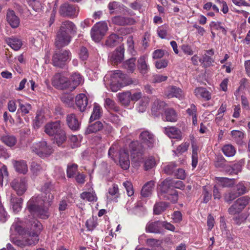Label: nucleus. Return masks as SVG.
I'll return each mask as SVG.
<instances>
[{
  "mask_svg": "<svg viewBox=\"0 0 250 250\" xmlns=\"http://www.w3.org/2000/svg\"><path fill=\"white\" fill-rule=\"evenodd\" d=\"M18 220H17V223ZM29 231V228L25 224L20 225L17 224V245L23 247L26 245H35L39 241V234L42 229V225L37 220L31 224Z\"/></svg>",
  "mask_w": 250,
  "mask_h": 250,
  "instance_id": "1",
  "label": "nucleus"
},
{
  "mask_svg": "<svg viewBox=\"0 0 250 250\" xmlns=\"http://www.w3.org/2000/svg\"><path fill=\"white\" fill-rule=\"evenodd\" d=\"M185 187L181 181L167 178L158 187V196L160 199L169 200L173 203L178 199L177 191L174 188L183 189Z\"/></svg>",
  "mask_w": 250,
  "mask_h": 250,
  "instance_id": "2",
  "label": "nucleus"
},
{
  "mask_svg": "<svg viewBox=\"0 0 250 250\" xmlns=\"http://www.w3.org/2000/svg\"><path fill=\"white\" fill-rule=\"evenodd\" d=\"M44 131L48 135L54 137L58 146L62 145L66 140V133L61 128L60 121L47 124L45 126Z\"/></svg>",
  "mask_w": 250,
  "mask_h": 250,
  "instance_id": "3",
  "label": "nucleus"
},
{
  "mask_svg": "<svg viewBox=\"0 0 250 250\" xmlns=\"http://www.w3.org/2000/svg\"><path fill=\"white\" fill-rule=\"evenodd\" d=\"M53 199V195L49 193L48 195V199H44L42 200L43 207L42 203H41V207L35 204H30L28 203V208L29 211L34 214L39 216L41 218L46 219L48 217V208L51 205V202Z\"/></svg>",
  "mask_w": 250,
  "mask_h": 250,
  "instance_id": "4",
  "label": "nucleus"
},
{
  "mask_svg": "<svg viewBox=\"0 0 250 250\" xmlns=\"http://www.w3.org/2000/svg\"><path fill=\"white\" fill-rule=\"evenodd\" d=\"M247 206L250 208V197L247 196L241 197L228 209V212L231 215L239 214Z\"/></svg>",
  "mask_w": 250,
  "mask_h": 250,
  "instance_id": "5",
  "label": "nucleus"
},
{
  "mask_svg": "<svg viewBox=\"0 0 250 250\" xmlns=\"http://www.w3.org/2000/svg\"><path fill=\"white\" fill-rule=\"evenodd\" d=\"M108 30L107 24L104 21L96 23L91 30V36L95 42H99Z\"/></svg>",
  "mask_w": 250,
  "mask_h": 250,
  "instance_id": "6",
  "label": "nucleus"
},
{
  "mask_svg": "<svg viewBox=\"0 0 250 250\" xmlns=\"http://www.w3.org/2000/svg\"><path fill=\"white\" fill-rule=\"evenodd\" d=\"M32 149L41 157H47L53 152L52 147L48 145L46 142L44 141L37 143L32 147Z\"/></svg>",
  "mask_w": 250,
  "mask_h": 250,
  "instance_id": "7",
  "label": "nucleus"
},
{
  "mask_svg": "<svg viewBox=\"0 0 250 250\" xmlns=\"http://www.w3.org/2000/svg\"><path fill=\"white\" fill-rule=\"evenodd\" d=\"M71 54L69 50H62L55 53L52 57V63L54 66L62 67V65L71 59Z\"/></svg>",
  "mask_w": 250,
  "mask_h": 250,
  "instance_id": "8",
  "label": "nucleus"
},
{
  "mask_svg": "<svg viewBox=\"0 0 250 250\" xmlns=\"http://www.w3.org/2000/svg\"><path fill=\"white\" fill-rule=\"evenodd\" d=\"M79 12L78 8L73 5L64 3L60 8L59 13L63 17L69 18L76 17Z\"/></svg>",
  "mask_w": 250,
  "mask_h": 250,
  "instance_id": "9",
  "label": "nucleus"
},
{
  "mask_svg": "<svg viewBox=\"0 0 250 250\" xmlns=\"http://www.w3.org/2000/svg\"><path fill=\"white\" fill-rule=\"evenodd\" d=\"M68 83V80L60 73L55 74L52 79V85L59 89H69Z\"/></svg>",
  "mask_w": 250,
  "mask_h": 250,
  "instance_id": "10",
  "label": "nucleus"
},
{
  "mask_svg": "<svg viewBox=\"0 0 250 250\" xmlns=\"http://www.w3.org/2000/svg\"><path fill=\"white\" fill-rule=\"evenodd\" d=\"M165 95L168 98L175 97L179 100L183 99L185 97L184 91L180 88L175 86L167 87L165 91Z\"/></svg>",
  "mask_w": 250,
  "mask_h": 250,
  "instance_id": "11",
  "label": "nucleus"
},
{
  "mask_svg": "<svg viewBox=\"0 0 250 250\" xmlns=\"http://www.w3.org/2000/svg\"><path fill=\"white\" fill-rule=\"evenodd\" d=\"M140 139L142 144L147 147H152L155 141L154 135L147 130L143 131L141 133Z\"/></svg>",
  "mask_w": 250,
  "mask_h": 250,
  "instance_id": "12",
  "label": "nucleus"
},
{
  "mask_svg": "<svg viewBox=\"0 0 250 250\" xmlns=\"http://www.w3.org/2000/svg\"><path fill=\"white\" fill-rule=\"evenodd\" d=\"M125 78V75L120 70L108 72L104 78L105 83H119Z\"/></svg>",
  "mask_w": 250,
  "mask_h": 250,
  "instance_id": "13",
  "label": "nucleus"
},
{
  "mask_svg": "<svg viewBox=\"0 0 250 250\" xmlns=\"http://www.w3.org/2000/svg\"><path fill=\"white\" fill-rule=\"evenodd\" d=\"M71 41V37L66 33L58 31L55 40V45L58 48L67 45Z\"/></svg>",
  "mask_w": 250,
  "mask_h": 250,
  "instance_id": "14",
  "label": "nucleus"
},
{
  "mask_svg": "<svg viewBox=\"0 0 250 250\" xmlns=\"http://www.w3.org/2000/svg\"><path fill=\"white\" fill-rule=\"evenodd\" d=\"M162 224V221H149L146 225V231L149 233H161L163 232Z\"/></svg>",
  "mask_w": 250,
  "mask_h": 250,
  "instance_id": "15",
  "label": "nucleus"
},
{
  "mask_svg": "<svg viewBox=\"0 0 250 250\" xmlns=\"http://www.w3.org/2000/svg\"><path fill=\"white\" fill-rule=\"evenodd\" d=\"M119 163L121 167L125 169H128L130 166L129 159V152L127 150L122 149L120 151Z\"/></svg>",
  "mask_w": 250,
  "mask_h": 250,
  "instance_id": "16",
  "label": "nucleus"
},
{
  "mask_svg": "<svg viewBox=\"0 0 250 250\" xmlns=\"http://www.w3.org/2000/svg\"><path fill=\"white\" fill-rule=\"evenodd\" d=\"M77 28L75 25L71 21H65L62 23L59 31L70 34L76 32Z\"/></svg>",
  "mask_w": 250,
  "mask_h": 250,
  "instance_id": "17",
  "label": "nucleus"
},
{
  "mask_svg": "<svg viewBox=\"0 0 250 250\" xmlns=\"http://www.w3.org/2000/svg\"><path fill=\"white\" fill-rule=\"evenodd\" d=\"M147 62V56L146 55L141 56L137 61V68L139 72L143 75L146 74L149 70V66Z\"/></svg>",
  "mask_w": 250,
  "mask_h": 250,
  "instance_id": "18",
  "label": "nucleus"
},
{
  "mask_svg": "<svg viewBox=\"0 0 250 250\" xmlns=\"http://www.w3.org/2000/svg\"><path fill=\"white\" fill-rule=\"evenodd\" d=\"M83 79L81 75L77 72L73 73L70 80H68L69 90H74L82 82Z\"/></svg>",
  "mask_w": 250,
  "mask_h": 250,
  "instance_id": "19",
  "label": "nucleus"
},
{
  "mask_svg": "<svg viewBox=\"0 0 250 250\" xmlns=\"http://www.w3.org/2000/svg\"><path fill=\"white\" fill-rule=\"evenodd\" d=\"M165 133L169 138L181 140L182 133L180 129L174 126H167L165 128Z\"/></svg>",
  "mask_w": 250,
  "mask_h": 250,
  "instance_id": "20",
  "label": "nucleus"
},
{
  "mask_svg": "<svg viewBox=\"0 0 250 250\" xmlns=\"http://www.w3.org/2000/svg\"><path fill=\"white\" fill-rule=\"evenodd\" d=\"M88 99L84 94L81 93L76 98V104L81 112L84 111L87 105Z\"/></svg>",
  "mask_w": 250,
  "mask_h": 250,
  "instance_id": "21",
  "label": "nucleus"
},
{
  "mask_svg": "<svg viewBox=\"0 0 250 250\" xmlns=\"http://www.w3.org/2000/svg\"><path fill=\"white\" fill-rule=\"evenodd\" d=\"M113 23L124 26L127 24H133L135 22L134 19L130 18H125L121 16H115L112 19Z\"/></svg>",
  "mask_w": 250,
  "mask_h": 250,
  "instance_id": "22",
  "label": "nucleus"
},
{
  "mask_svg": "<svg viewBox=\"0 0 250 250\" xmlns=\"http://www.w3.org/2000/svg\"><path fill=\"white\" fill-rule=\"evenodd\" d=\"M66 121L68 126L72 130H76L79 129L80 123L75 114H68L66 117Z\"/></svg>",
  "mask_w": 250,
  "mask_h": 250,
  "instance_id": "23",
  "label": "nucleus"
},
{
  "mask_svg": "<svg viewBox=\"0 0 250 250\" xmlns=\"http://www.w3.org/2000/svg\"><path fill=\"white\" fill-rule=\"evenodd\" d=\"M125 48L123 45L119 46L115 52L111 56V60L114 63L121 62L124 58Z\"/></svg>",
  "mask_w": 250,
  "mask_h": 250,
  "instance_id": "24",
  "label": "nucleus"
},
{
  "mask_svg": "<svg viewBox=\"0 0 250 250\" xmlns=\"http://www.w3.org/2000/svg\"><path fill=\"white\" fill-rule=\"evenodd\" d=\"M119 189L117 185L113 184L112 186L109 188L108 193L107 195V198L108 201H113L117 202V199L119 197Z\"/></svg>",
  "mask_w": 250,
  "mask_h": 250,
  "instance_id": "25",
  "label": "nucleus"
},
{
  "mask_svg": "<svg viewBox=\"0 0 250 250\" xmlns=\"http://www.w3.org/2000/svg\"><path fill=\"white\" fill-rule=\"evenodd\" d=\"M104 128L103 124L100 122L97 121L95 123L90 125L86 128L85 133L89 134L91 133H95L101 130Z\"/></svg>",
  "mask_w": 250,
  "mask_h": 250,
  "instance_id": "26",
  "label": "nucleus"
},
{
  "mask_svg": "<svg viewBox=\"0 0 250 250\" xmlns=\"http://www.w3.org/2000/svg\"><path fill=\"white\" fill-rule=\"evenodd\" d=\"M103 110L102 107L97 103H94L93 110L90 117V122L99 119L102 116Z\"/></svg>",
  "mask_w": 250,
  "mask_h": 250,
  "instance_id": "27",
  "label": "nucleus"
},
{
  "mask_svg": "<svg viewBox=\"0 0 250 250\" xmlns=\"http://www.w3.org/2000/svg\"><path fill=\"white\" fill-rule=\"evenodd\" d=\"M154 186V182L150 181L146 183L143 187L141 194L143 197H146L150 196Z\"/></svg>",
  "mask_w": 250,
  "mask_h": 250,
  "instance_id": "28",
  "label": "nucleus"
},
{
  "mask_svg": "<svg viewBox=\"0 0 250 250\" xmlns=\"http://www.w3.org/2000/svg\"><path fill=\"white\" fill-rule=\"evenodd\" d=\"M194 93L197 97H201L206 101L211 99L210 93L205 88L197 87L195 89Z\"/></svg>",
  "mask_w": 250,
  "mask_h": 250,
  "instance_id": "29",
  "label": "nucleus"
},
{
  "mask_svg": "<svg viewBox=\"0 0 250 250\" xmlns=\"http://www.w3.org/2000/svg\"><path fill=\"white\" fill-rule=\"evenodd\" d=\"M164 117L166 121L171 122H175L177 120V114L173 108L167 109L164 113Z\"/></svg>",
  "mask_w": 250,
  "mask_h": 250,
  "instance_id": "30",
  "label": "nucleus"
},
{
  "mask_svg": "<svg viewBox=\"0 0 250 250\" xmlns=\"http://www.w3.org/2000/svg\"><path fill=\"white\" fill-rule=\"evenodd\" d=\"M118 97L119 101L123 104L128 105L130 103L131 99V92L126 91L118 93Z\"/></svg>",
  "mask_w": 250,
  "mask_h": 250,
  "instance_id": "31",
  "label": "nucleus"
},
{
  "mask_svg": "<svg viewBox=\"0 0 250 250\" xmlns=\"http://www.w3.org/2000/svg\"><path fill=\"white\" fill-rule=\"evenodd\" d=\"M169 204L164 202H160L155 204L153 211L155 214H160L164 211L168 207Z\"/></svg>",
  "mask_w": 250,
  "mask_h": 250,
  "instance_id": "32",
  "label": "nucleus"
},
{
  "mask_svg": "<svg viewBox=\"0 0 250 250\" xmlns=\"http://www.w3.org/2000/svg\"><path fill=\"white\" fill-rule=\"evenodd\" d=\"M6 21L12 28H16V14L14 10H8L6 14Z\"/></svg>",
  "mask_w": 250,
  "mask_h": 250,
  "instance_id": "33",
  "label": "nucleus"
},
{
  "mask_svg": "<svg viewBox=\"0 0 250 250\" xmlns=\"http://www.w3.org/2000/svg\"><path fill=\"white\" fill-rule=\"evenodd\" d=\"M218 184L223 187H230L234 185V179L225 177H217Z\"/></svg>",
  "mask_w": 250,
  "mask_h": 250,
  "instance_id": "34",
  "label": "nucleus"
},
{
  "mask_svg": "<svg viewBox=\"0 0 250 250\" xmlns=\"http://www.w3.org/2000/svg\"><path fill=\"white\" fill-rule=\"evenodd\" d=\"M123 5L116 1L111 2L108 4V7L110 13L121 12Z\"/></svg>",
  "mask_w": 250,
  "mask_h": 250,
  "instance_id": "35",
  "label": "nucleus"
},
{
  "mask_svg": "<svg viewBox=\"0 0 250 250\" xmlns=\"http://www.w3.org/2000/svg\"><path fill=\"white\" fill-rule=\"evenodd\" d=\"M224 154L227 157H232L236 153L235 147L231 145H226L222 148Z\"/></svg>",
  "mask_w": 250,
  "mask_h": 250,
  "instance_id": "36",
  "label": "nucleus"
},
{
  "mask_svg": "<svg viewBox=\"0 0 250 250\" xmlns=\"http://www.w3.org/2000/svg\"><path fill=\"white\" fill-rule=\"evenodd\" d=\"M232 139L238 144H241L244 137V133L240 130H233L231 131Z\"/></svg>",
  "mask_w": 250,
  "mask_h": 250,
  "instance_id": "37",
  "label": "nucleus"
},
{
  "mask_svg": "<svg viewBox=\"0 0 250 250\" xmlns=\"http://www.w3.org/2000/svg\"><path fill=\"white\" fill-rule=\"evenodd\" d=\"M27 171L28 167L25 161H17V172L25 174Z\"/></svg>",
  "mask_w": 250,
  "mask_h": 250,
  "instance_id": "38",
  "label": "nucleus"
},
{
  "mask_svg": "<svg viewBox=\"0 0 250 250\" xmlns=\"http://www.w3.org/2000/svg\"><path fill=\"white\" fill-rule=\"evenodd\" d=\"M26 180L22 178L20 180V182L17 184V194L19 195H22L26 190Z\"/></svg>",
  "mask_w": 250,
  "mask_h": 250,
  "instance_id": "39",
  "label": "nucleus"
},
{
  "mask_svg": "<svg viewBox=\"0 0 250 250\" xmlns=\"http://www.w3.org/2000/svg\"><path fill=\"white\" fill-rule=\"evenodd\" d=\"M135 62L136 59L134 58H132L126 61L124 64V66L128 72L132 73L135 68Z\"/></svg>",
  "mask_w": 250,
  "mask_h": 250,
  "instance_id": "40",
  "label": "nucleus"
},
{
  "mask_svg": "<svg viewBox=\"0 0 250 250\" xmlns=\"http://www.w3.org/2000/svg\"><path fill=\"white\" fill-rule=\"evenodd\" d=\"M81 197L83 200H86L89 202H95L97 198L94 192H83L81 194Z\"/></svg>",
  "mask_w": 250,
  "mask_h": 250,
  "instance_id": "41",
  "label": "nucleus"
},
{
  "mask_svg": "<svg viewBox=\"0 0 250 250\" xmlns=\"http://www.w3.org/2000/svg\"><path fill=\"white\" fill-rule=\"evenodd\" d=\"M144 157L141 153H137L136 156H133L132 159V165L135 167H138L142 164Z\"/></svg>",
  "mask_w": 250,
  "mask_h": 250,
  "instance_id": "42",
  "label": "nucleus"
},
{
  "mask_svg": "<svg viewBox=\"0 0 250 250\" xmlns=\"http://www.w3.org/2000/svg\"><path fill=\"white\" fill-rule=\"evenodd\" d=\"M44 122V116L41 112L37 113L34 120L33 125L35 128H39Z\"/></svg>",
  "mask_w": 250,
  "mask_h": 250,
  "instance_id": "43",
  "label": "nucleus"
},
{
  "mask_svg": "<svg viewBox=\"0 0 250 250\" xmlns=\"http://www.w3.org/2000/svg\"><path fill=\"white\" fill-rule=\"evenodd\" d=\"M85 225L88 230H93L97 225V217H90L86 221Z\"/></svg>",
  "mask_w": 250,
  "mask_h": 250,
  "instance_id": "44",
  "label": "nucleus"
},
{
  "mask_svg": "<svg viewBox=\"0 0 250 250\" xmlns=\"http://www.w3.org/2000/svg\"><path fill=\"white\" fill-rule=\"evenodd\" d=\"M148 103V99L146 97H144L139 102L138 106L137 108L139 112H144L146 111Z\"/></svg>",
  "mask_w": 250,
  "mask_h": 250,
  "instance_id": "45",
  "label": "nucleus"
},
{
  "mask_svg": "<svg viewBox=\"0 0 250 250\" xmlns=\"http://www.w3.org/2000/svg\"><path fill=\"white\" fill-rule=\"evenodd\" d=\"M248 217L247 213H243L234 217L233 220L237 225H240L245 222Z\"/></svg>",
  "mask_w": 250,
  "mask_h": 250,
  "instance_id": "46",
  "label": "nucleus"
},
{
  "mask_svg": "<svg viewBox=\"0 0 250 250\" xmlns=\"http://www.w3.org/2000/svg\"><path fill=\"white\" fill-rule=\"evenodd\" d=\"M78 169V166L76 164H69L67 169V176L68 177H73L76 174Z\"/></svg>",
  "mask_w": 250,
  "mask_h": 250,
  "instance_id": "47",
  "label": "nucleus"
},
{
  "mask_svg": "<svg viewBox=\"0 0 250 250\" xmlns=\"http://www.w3.org/2000/svg\"><path fill=\"white\" fill-rule=\"evenodd\" d=\"M1 140L6 145L8 146H13L16 142V138L14 136L5 135L1 137Z\"/></svg>",
  "mask_w": 250,
  "mask_h": 250,
  "instance_id": "48",
  "label": "nucleus"
},
{
  "mask_svg": "<svg viewBox=\"0 0 250 250\" xmlns=\"http://www.w3.org/2000/svg\"><path fill=\"white\" fill-rule=\"evenodd\" d=\"M119 39V36L115 34L109 36L105 42L106 45L110 47L114 46Z\"/></svg>",
  "mask_w": 250,
  "mask_h": 250,
  "instance_id": "49",
  "label": "nucleus"
},
{
  "mask_svg": "<svg viewBox=\"0 0 250 250\" xmlns=\"http://www.w3.org/2000/svg\"><path fill=\"white\" fill-rule=\"evenodd\" d=\"M70 142L72 148L78 147L80 145L81 138L80 136L71 135L69 137Z\"/></svg>",
  "mask_w": 250,
  "mask_h": 250,
  "instance_id": "50",
  "label": "nucleus"
},
{
  "mask_svg": "<svg viewBox=\"0 0 250 250\" xmlns=\"http://www.w3.org/2000/svg\"><path fill=\"white\" fill-rule=\"evenodd\" d=\"M61 100L69 106L73 104V96L70 94H64L61 97Z\"/></svg>",
  "mask_w": 250,
  "mask_h": 250,
  "instance_id": "51",
  "label": "nucleus"
},
{
  "mask_svg": "<svg viewBox=\"0 0 250 250\" xmlns=\"http://www.w3.org/2000/svg\"><path fill=\"white\" fill-rule=\"evenodd\" d=\"M19 109L18 111L21 112L22 114H26L28 113L31 109V106L29 104L24 103L22 104L19 103Z\"/></svg>",
  "mask_w": 250,
  "mask_h": 250,
  "instance_id": "52",
  "label": "nucleus"
},
{
  "mask_svg": "<svg viewBox=\"0 0 250 250\" xmlns=\"http://www.w3.org/2000/svg\"><path fill=\"white\" fill-rule=\"evenodd\" d=\"M8 171L5 166H3L0 169V185L2 186L3 181L4 179L7 181Z\"/></svg>",
  "mask_w": 250,
  "mask_h": 250,
  "instance_id": "53",
  "label": "nucleus"
},
{
  "mask_svg": "<svg viewBox=\"0 0 250 250\" xmlns=\"http://www.w3.org/2000/svg\"><path fill=\"white\" fill-rule=\"evenodd\" d=\"M199 61L200 62L203 63L204 65L206 67L209 66L210 65H211L212 62H214L212 58H211L210 57H209L207 54H205L203 58L200 59L199 60Z\"/></svg>",
  "mask_w": 250,
  "mask_h": 250,
  "instance_id": "54",
  "label": "nucleus"
},
{
  "mask_svg": "<svg viewBox=\"0 0 250 250\" xmlns=\"http://www.w3.org/2000/svg\"><path fill=\"white\" fill-rule=\"evenodd\" d=\"M237 190L238 191V195H242L246 192H248L249 190V188H247L245 186V184L243 182H241L239 183L237 186Z\"/></svg>",
  "mask_w": 250,
  "mask_h": 250,
  "instance_id": "55",
  "label": "nucleus"
},
{
  "mask_svg": "<svg viewBox=\"0 0 250 250\" xmlns=\"http://www.w3.org/2000/svg\"><path fill=\"white\" fill-rule=\"evenodd\" d=\"M245 163V161L243 159H241L236 163L234 164L232 167L233 168L234 174H237L240 172L242 170V166Z\"/></svg>",
  "mask_w": 250,
  "mask_h": 250,
  "instance_id": "56",
  "label": "nucleus"
},
{
  "mask_svg": "<svg viewBox=\"0 0 250 250\" xmlns=\"http://www.w3.org/2000/svg\"><path fill=\"white\" fill-rule=\"evenodd\" d=\"M123 185L126 189L128 196H131L134 194L133 186L130 182L126 181L123 183Z\"/></svg>",
  "mask_w": 250,
  "mask_h": 250,
  "instance_id": "57",
  "label": "nucleus"
},
{
  "mask_svg": "<svg viewBox=\"0 0 250 250\" xmlns=\"http://www.w3.org/2000/svg\"><path fill=\"white\" fill-rule=\"evenodd\" d=\"M155 165V162L154 158L150 157L148 158L145 162L144 167L146 170L150 169L153 167Z\"/></svg>",
  "mask_w": 250,
  "mask_h": 250,
  "instance_id": "58",
  "label": "nucleus"
},
{
  "mask_svg": "<svg viewBox=\"0 0 250 250\" xmlns=\"http://www.w3.org/2000/svg\"><path fill=\"white\" fill-rule=\"evenodd\" d=\"M105 86L108 88V87L113 92H117L121 87V83H105Z\"/></svg>",
  "mask_w": 250,
  "mask_h": 250,
  "instance_id": "59",
  "label": "nucleus"
},
{
  "mask_svg": "<svg viewBox=\"0 0 250 250\" xmlns=\"http://www.w3.org/2000/svg\"><path fill=\"white\" fill-rule=\"evenodd\" d=\"M214 165L216 167L222 168L223 169L226 166H227V163L224 157H220L217 158Z\"/></svg>",
  "mask_w": 250,
  "mask_h": 250,
  "instance_id": "60",
  "label": "nucleus"
},
{
  "mask_svg": "<svg viewBox=\"0 0 250 250\" xmlns=\"http://www.w3.org/2000/svg\"><path fill=\"white\" fill-rule=\"evenodd\" d=\"M31 170L34 174L37 175L42 170V167L40 164L33 162L31 163Z\"/></svg>",
  "mask_w": 250,
  "mask_h": 250,
  "instance_id": "61",
  "label": "nucleus"
},
{
  "mask_svg": "<svg viewBox=\"0 0 250 250\" xmlns=\"http://www.w3.org/2000/svg\"><path fill=\"white\" fill-rule=\"evenodd\" d=\"M176 167V164L174 163L171 162L164 167V170L165 173L170 175L174 172Z\"/></svg>",
  "mask_w": 250,
  "mask_h": 250,
  "instance_id": "62",
  "label": "nucleus"
},
{
  "mask_svg": "<svg viewBox=\"0 0 250 250\" xmlns=\"http://www.w3.org/2000/svg\"><path fill=\"white\" fill-rule=\"evenodd\" d=\"M88 52L86 48L84 47H82L80 50L79 53V56L80 59L82 61H85L87 60L88 57Z\"/></svg>",
  "mask_w": 250,
  "mask_h": 250,
  "instance_id": "63",
  "label": "nucleus"
},
{
  "mask_svg": "<svg viewBox=\"0 0 250 250\" xmlns=\"http://www.w3.org/2000/svg\"><path fill=\"white\" fill-rule=\"evenodd\" d=\"M167 79L166 76L161 74H155L153 76L152 81L154 83H160L166 81Z\"/></svg>",
  "mask_w": 250,
  "mask_h": 250,
  "instance_id": "64",
  "label": "nucleus"
}]
</instances>
